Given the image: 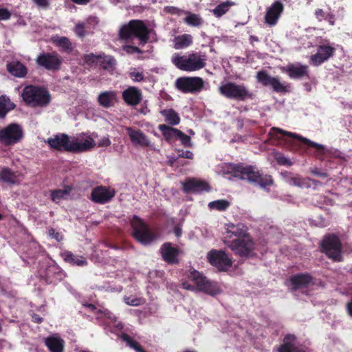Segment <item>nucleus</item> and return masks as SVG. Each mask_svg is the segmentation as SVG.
Here are the masks:
<instances>
[{"label": "nucleus", "instance_id": "e433bc0d", "mask_svg": "<svg viewBox=\"0 0 352 352\" xmlns=\"http://www.w3.org/2000/svg\"><path fill=\"white\" fill-rule=\"evenodd\" d=\"M160 113L165 121L170 125H177L180 122L178 113L173 109H164Z\"/></svg>", "mask_w": 352, "mask_h": 352}, {"label": "nucleus", "instance_id": "aec40b11", "mask_svg": "<svg viewBox=\"0 0 352 352\" xmlns=\"http://www.w3.org/2000/svg\"><path fill=\"white\" fill-rule=\"evenodd\" d=\"M114 189L106 186H97L94 188L91 193V200L98 204L109 202L114 196Z\"/></svg>", "mask_w": 352, "mask_h": 352}, {"label": "nucleus", "instance_id": "4d7b16f0", "mask_svg": "<svg viewBox=\"0 0 352 352\" xmlns=\"http://www.w3.org/2000/svg\"><path fill=\"white\" fill-rule=\"evenodd\" d=\"M48 234L52 238L56 239L57 241H60L63 239V236L60 233L56 232L54 229L50 228L48 230Z\"/></svg>", "mask_w": 352, "mask_h": 352}, {"label": "nucleus", "instance_id": "c03bdc74", "mask_svg": "<svg viewBox=\"0 0 352 352\" xmlns=\"http://www.w3.org/2000/svg\"><path fill=\"white\" fill-rule=\"evenodd\" d=\"M230 206V202L226 199H218L208 203V207L210 210L225 211Z\"/></svg>", "mask_w": 352, "mask_h": 352}, {"label": "nucleus", "instance_id": "f704fd0d", "mask_svg": "<svg viewBox=\"0 0 352 352\" xmlns=\"http://www.w3.org/2000/svg\"><path fill=\"white\" fill-rule=\"evenodd\" d=\"M192 43V37L190 34H184L177 36L173 39L174 48L181 50L190 46Z\"/></svg>", "mask_w": 352, "mask_h": 352}, {"label": "nucleus", "instance_id": "680f3d73", "mask_svg": "<svg viewBox=\"0 0 352 352\" xmlns=\"http://www.w3.org/2000/svg\"><path fill=\"white\" fill-rule=\"evenodd\" d=\"M311 173L315 175H317V176H319L321 177H324V178L328 177V175L327 173L321 172L317 168H312L311 170Z\"/></svg>", "mask_w": 352, "mask_h": 352}, {"label": "nucleus", "instance_id": "dca6fc26", "mask_svg": "<svg viewBox=\"0 0 352 352\" xmlns=\"http://www.w3.org/2000/svg\"><path fill=\"white\" fill-rule=\"evenodd\" d=\"M335 47L329 43L319 45L317 52L310 57V63L314 66H318L329 60L335 53Z\"/></svg>", "mask_w": 352, "mask_h": 352}, {"label": "nucleus", "instance_id": "c756f323", "mask_svg": "<svg viewBox=\"0 0 352 352\" xmlns=\"http://www.w3.org/2000/svg\"><path fill=\"white\" fill-rule=\"evenodd\" d=\"M278 352H303L302 349L296 346V337L288 334L283 340V344L278 348Z\"/></svg>", "mask_w": 352, "mask_h": 352}, {"label": "nucleus", "instance_id": "423d86ee", "mask_svg": "<svg viewBox=\"0 0 352 352\" xmlns=\"http://www.w3.org/2000/svg\"><path fill=\"white\" fill-rule=\"evenodd\" d=\"M133 237L141 244L146 245L155 239V235L142 219L134 215L131 221Z\"/></svg>", "mask_w": 352, "mask_h": 352}, {"label": "nucleus", "instance_id": "6ab92c4d", "mask_svg": "<svg viewBox=\"0 0 352 352\" xmlns=\"http://www.w3.org/2000/svg\"><path fill=\"white\" fill-rule=\"evenodd\" d=\"M276 132L279 133H281V134H283L284 135H287V136L292 137V138H296V139L299 140L300 141H301L304 144L308 145L309 146H311V147L315 148L316 149V151L320 154H324V153L325 147L322 144H320L316 143V142H315L314 141H311L309 139H307V138H306L305 137L299 135L297 133L286 131H284V130H283L281 129H279V128H277V127L272 128L271 131L270 132V134L272 135H274L275 133H276Z\"/></svg>", "mask_w": 352, "mask_h": 352}, {"label": "nucleus", "instance_id": "f257e3e1", "mask_svg": "<svg viewBox=\"0 0 352 352\" xmlns=\"http://www.w3.org/2000/svg\"><path fill=\"white\" fill-rule=\"evenodd\" d=\"M221 168V171L223 175H230L243 180H248L263 189H266L268 186L273 184L271 176L261 174L258 169L254 166L224 164Z\"/></svg>", "mask_w": 352, "mask_h": 352}, {"label": "nucleus", "instance_id": "0e129e2a", "mask_svg": "<svg viewBox=\"0 0 352 352\" xmlns=\"http://www.w3.org/2000/svg\"><path fill=\"white\" fill-rule=\"evenodd\" d=\"M104 314L106 317H107L108 318L111 319V320H113V322H116V316L111 314L109 311L108 310H104Z\"/></svg>", "mask_w": 352, "mask_h": 352}, {"label": "nucleus", "instance_id": "a878e982", "mask_svg": "<svg viewBox=\"0 0 352 352\" xmlns=\"http://www.w3.org/2000/svg\"><path fill=\"white\" fill-rule=\"evenodd\" d=\"M182 185L185 192H200L210 190V187L206 182L195 179H190L182 183Z\"/></svg>", "mask_w": 352, "mask_h": 352}, {"label": "nucleus", "instance_id": "a211bd4d", "mask_svg": "<svg viewBox=\"0 0 352 352\" xmlns=\"http://www.w3.org/2000/svg\"><path fill=\"white\" fill-rule=\"evenodd\" d=\"M283 9L284 6L281 0H276L266 10L265 24L270 27L274 26L283 13Z\"/></svg>", "mask_w": 352, "mask_h": 352}, {"label": "nucleus", "instance_id": "09e8293b", "mask_svg": "<svg viewBox=\"0 0 352 352\" xmlns=\"http://www.w3.org/2000/svg\"><path fill=\"white\" fill-rule=\"evenodd\" d=\"M274 158L280 165L290 166L293 164L291 160L281 153H276Z\"/></svg>", "mask_w": 352, "mask_h": 352}, {"label": "nucleus", "instance_id": "bb28decb", "mask_svg": "<svg viewBox=\"0 0 352 352\" xmlns=\"http://www.w3.org/2000/svg\"><path fill=\"white\" fill-rule=\"evenodd\" d=\"M160 252L163 259L168 263H176L178 262L177 256L179 251L173 246L170 243H165L160 248Z\"/></svg>", "mask_w": 352, "mask_h": 352}, {"label": "nucleus", "instance_id": "de8ad7c7", "mask_svg": "<svg viewBox=\"0 0 352 352\" xmlns=\"http://www.w3.org/2000/svg\"><path fill=\"white\" fill-rule=\"evenodd\" d=\"M90 31L88 26V22H81L76 24L74 32L80 38L85 36Z\"/></svg>", "mask_w": 352, "mask_h": 352}, {"label": "nucleus", "instance_id": "2eb2a0df", "mask_svg": "<svg viewBox=\"0 0 352 352\" xmlns=\"http://www.w3.org/2000/svg\"><path fill=\"white\" fill-rule=\"evenodd\" d=\"M37 65L47 70L56 71L59 69L62 63L61 57L56 52L41 53L36 58Z\"/></svg>", "mask_w": 352, "mask_h": 352}, {"label": "nucleus", "instance_id": "3c124183", "mask_svg": "<svg viewBox=\"0 0 352 352\" xmlns=\"http://www.w3.org/2000/svg\"><path fill=\"white\" fill-rule=\"evenodd\" d=\"M176 139L179 140L182 144L186 147H191L192 146L190 138L181 131H179V133L177 135Z\"/></svg>", "mask_w": 352, "mask_h": 352}, {"label": "nucleus", "instance_id": "338daca9", "mask_svg": "<svg viewBox=\"0 0 352 352\" xmlns=\"http://www.w3.org/2000/svg\"><path fill=\"white\" fill-rule=\"evenodd\" d=\"M32 320L36 323H40L42 322L43 318L37 314H34L32 316Z\"/></svg>", "mask_w": 352, "mask_h": 352}, {"label": "nucleus", "instance_id": "cd10ccee", "mask_svg": "<svg viewBox=\"0 0 352 352\" xmlns=\"http://www.w3.org/2000/svg\"><path fill=\"white\" fill-rule=\"evenodd\" d=\"M44 342L50 352H64L65 342L58 334L50 335Z\"/></svg>", "mask_w": 352, "mask_h": 352}, {"label": "nucleus", "instance_id": "4c0bfd02", "mask_svg": "<svg viewBox=\"0 0 352 352\" xmlns=\"http://www.w3.org/2000/svg\"><path fill=\"white\" fill-rule=\"evenodd\" d=\"M15 104L6 96L0 97V118H4L8 111L14 109Z\"/></svg>", "mask_w": 352, "mask_h": 352}, {"label": "nucleus", "instance_id": "0eeeda50", "mask_svg": "<svg viewBox=\"0 0 352 352\" xmlns=\"http://www.w3.org/2000/svg\"><path fill=\"white\" fill-rule=\"evenodd\" d=\"M22 127L16 123H11L0 128V144L5 146L14 145L23 138Z\"/></svg>", "mask_w": 352, "mask_h": 352}, {"label": "nucleus", "instance_id": "e2e57ef3", "mask_svg": "<svg viewBox=\"0 0 352 352\" xmlns=\"http://www.w3.org/2000/svg\"><path fill=\"white\" fill-rule=\"evenodd\" d=\"M324 20H327L331 25H334L335 24L334 14H332L331 12H329L327 14Z\"/></svg>", "mask_w": 352, "mask_h": 352}, {"label": "nucleus", "instance_id": "052dcab7", "mask_svg": "<svg viewBox=\"0 0 352 352\" xmlns=\"http://www.w3.org/2000/svg\"><path fill=\"white\" fill-rule=\"evenodd\" d=\"M327 14L322 9H316L315 11V16L319 21L324 20Z\"/></svg>", "mask_w": 352, "mask_h": 352}, {"label": "nucleus", "instance_id": "39448f33", "mask_svg": "<svg viewBox=\"0 0 352 352\" xmlns=\"http://www.w3.org/2000/svg\"><path fill=\"white\" fill-rule=\"evenodd\" d=\"M23 100L32 107H44L51 100L49 91L42 87L28 85L26 86L21 94Z\"/></svg>", "mask_w": 352, "mask_h": 352}, {"label": "nucleus", "instance_id": "ddd939ff", "mask_svg": "<svg viewBox=\"0 0 352 352\" xmlns=\"http://www.w3.org/2000/svg\"><path fill=\"white\" fill-rule=\"evenodd\" d=\"M207 258L209 263L219 271H227L232 265L231 258L222 250H210L207 254Z\"/></svg>", "mask_w": 352, "mask_h": 352}, {"label": "nucleus", "instance_id": "473e14b6", "mask_svg": "<svg viewBox=\"0 0 352 352\" xmlns=\"http://www.w3.org/2000/svg\"><path fill=\"white\" fill-rule=\"evenodd\" d=\"M46 280L50 283H56L64 276V273L56 266H50L46 270Z\"/></svg>", "mask_w": 352, "mask_h": 352}, {"label": "nucleus", "instance_id": "bf43d9fd", "mask_svg": "<svg viewBox=\"0 0 352 352\" xmlns=\"http://www.w3.org/2000/svg\"><path fill=\"white\" fill-rule=\"evenodd\" d=\"M50 0H33L34 3L39 8H47Z\"/></svg>", "mask_w": 352, "mask_h": 352}, {"label": "nucleus", "instance_id": "c85d7f7f", "mask_svg": "<svg viewBox=\"0 0 352 352\" xmlns=\"http://www.w3.org/2000/svg\"><path fill=\"white\" fill-rule=\"evenodd\" d=\"M6 69L12 76L16 78H24L28 74L27 67L18 60L8 63Z\"/></svg>", "mask_w": 352, "mask_h": 352}, {"label": "nucleus", "instance_id": "69168bd1", "mask_svg": "<svg viewBox=\"0 0 352 352\" xmlns=\"http://www.w3.org/2000/svg\"><path fill=\"white\" fill-rule=\"evenodd\" d=\"M174 233L175 234V236L177 237H179L181 236L182 235V230L180 227L179 226H176L175 228H174Z\"/></svg>", "mask_w": 352, "mask_h": 352}, {"label": "nucleus", "instance_id": "7ed1b4c3", "mask_svg": "<svg viewBox=\"0 0 352 352\" xmlns=\"http://www.w3.org/2000/svg\"><path fill=\"white\" fill-rule=\"evenodd\" d=\"M119 36L124 40L138 38L140 44L144 45L149 38V30L142 21L131 20L120 28Z\"/></svg>", "mask_w": 352, "mask_h": 352}, {"label": "nucleus", "instance_id": "4be33fe9", "mask_svg": "<svg viewBox=\"0 0 352 352\" xmlns=\"http://www.w3.org/2000/svg\"><path fill=\"white\" fill-rule=\"evenodd\" d=\"M126 131L135 146H150L151 142L147 136L140 129L133 127H126Z\"/></svg>", "mask_w": 352, "mask_h": 352}, {"label": "nucleus", "instance_id": "49530a36", "mask_svg": "<svg viewBox=\"0 0 352 352\" xmlns=\"http://www.w3.org/2000/svg\"><path fill=\"white\" fill-rule=\"evenodd\" d=\"M121 340L124 342L128 346H129L131 349H133L136 352H145L143 349L141 347V346L133 340L129 335L126 333H122L120 336Z\"/></svg>", "mask_w": 352, "mask_h": 352}, {"label": "nucleus", "instance_id": "8fccbe9b", "mask_svg": "<svg viewBox=\"0 0 352 352\" xmlns=\"http://www.w3.org/2000/svg\"><path fill=\"white\" fill-rule=\"evenodd\" d=\"M102 57V54H94L93 53L87 54L84 55L83 60L88 65H93L97 63L99 58Z\"/></svg>", "mask_w": 352, "mask_h": 352}, {"label": "nucleus", "instance_id": "9b49d317", "mask_svg": "<svg viewBox=\"0 0 352 352\" xmlns=\"http://www.w3.org/2000/svg\"><path fill=\"white\" fill-rule=\"evenodd\" d=\"M322 249L327 256L334 261H342V248L336 235L327 236L322 242Z\"/></svg>", "mask_w": 352, "mask_h": 352}, {"label": "nucleus", "instance_id": "c9c22d12", "mask_svg": "<svg viewBox=\"0 0 352 352\" xmlns=\"http://www.w3.org/2000/svg\"><path fill=\"white\" fill-rule=\"evenodd\" d=\"M227 232L230 234V236H235L239 237H245L246 236L247 228L241 223L233 224L230 223L227 225Z\"/></svg>", "mask_w": 352, "mask_h": 352}, {"label": "nucleus", "instance_id": "f3484780", "mask_svg": "<svg viewBox=\"0 0 352 352\" xmlns=\"http://www.w3.org/2000/svg\"><path fill=\"white\" fill-rule=\"evenodd\" d=\"M46 142L52 149L62 151L71 152L73 147L70 145V136L65 133H58L47 139Z\"/></svg>", "mask_w": 352, "mask_h": 352}, {"label": "nucleus", "instance_id": "b1692460", "mask_svg": "<svg viewBox=\"0 0 352 352\" xmlns=\"http://www.w3.org/2000/svg\"><path fill=\"white\" fill-rule=\"evenodd\" d=\"M124 101L129 105L136 106L142 99L141 91L135 87H129L122 91Z\"/></svg>", "mask_w": 352, "mask_h": 352}, {"label": "nucleus", "instance_id": "412c9836", "mask_svg": "<svg viewBox=\"0 0 352 352\" xmlns=\"http://www.w3.org/2000/svg\"><path fill=\"white\" fill-rule=\"evenodd\" d=\"M290 283L293 292L302 290L305 293L304 289L309 286L313 281L312 277L308 274H298L290 278Z\"/></svg>", "mask_w": 352, "mask_h": 352}, {"label": "nucleus", "instance_id": "f8f14e48", "mask_svg": "<svg viewBox=\"0 0 352 352\" xmlns=\"http://www.w3.org/2000/svg\"><path fill=\"white\" fill-rule=\"evenodd\" d=\"M190 278L196 285L198 290L207 294L215 296L221 292L217 283L208 280L205 276L196 270H194L190 273Z\"/></svg>", "mask_w": 352, "mask_h": 352}, {"label": "nucleus", "instance_id": "58836bf2", "mask_svg": "<svg viewBox=\"0 0 352 352\" xmlns=\"http://www.w3.org/2000/svg\"><path fill=\"white\" fill-rule=\"evenodd\" d=\"M159 130L162 132L163 136L167 141H170L177 138V135L179 133V130L173 128L166 124H160L158 126Z\"/></svg>", "mask_w": 352, "mask_h": 352}, {"label": "nucleus", "instance_id": "774afa93", "mask_svg": "<svg viewBox=\"0 0 352 352\" xmlns=\"http://www.w3.org/2000/svg\"><path fill=\"white\" fill-rule=\"evenodd\" d=\"M347 311L349 314L352 316V299L347 304Z\"/></svg>", "mask_w": 352, "mask_h": 352}, {"label": "nucleus", "instance_id": "393cba45", "mask_svg": "<svg viewBox=\"0 0 352 352\" xmlns=\"http://www.w3.org/2000/svg\"><path fill=\"white\" fill-rule=\"evenodd\" d=\"M292 79L308 77V67L300 63L289 64L283 70Z\"/></svg>", "mask_w": 352, "mask_h": 352}, {"label": "nucleus", "instance_id": "7c9ffc66", "mask_svg": "<svg viewBox=\"0 0 352 352\" xmlns=\"http://www.w3.org/2000/svg\"><path fill=\"white\" fill-rule=\"evenodd\" d=\"M63 260L72 265L76 266H85L87 265V261L82 256H79L73 254L69 251H65L61 254Z\"/></svg>", "mask_w": 352, "mask_h": 352}, {"label": "nucleus", "instance_id": "13d9d810", "mask_svg": "<svg viewBox=\"0 0 352 352\" xmlns=\"http://www.w3.org/2000/svg\"><path fill=\"white\" fill-rule=\"evenodd\" d=\"M111 144V140L109 138V136H104L101 138L98 142V147H107Z\"/></svg>", "mask_w": 352, "mask_h": 352}, {"label": "nucleus", "instance_id": "a19ab883", "mask_svg": "<svg viewBox=\"0 0 352 352\" xmlns=\"http://www.w3.org/2000/svg\"><path fill=\"white\" fill-rule=\"evenodd\" d=\"M234 3L231 1H226L225 2H222L217 5L213 10H211V12L216 16V17H221L223 14H225L230 8L234 6Z\"/></svg>", "mask_w": 352, "mask_h": 352}, {"label": "nucleus", "instance_id": "5701e85b", "mask_svg": "<svg viewBox=\"0 0 352 352\" xmlns=\"http://www.w3.org/2000/svg\"><path fill=\"white\" fill-rule=\"evenodd\" d=\"M282 175L288 184L301 188H309L311 186V184H309L310 181H312L314 184H317L316 180H311L309 178H303L298 175H293L291 173L285 172L282 173Z\"/></svg>", "mask_w": 352, "mask_h": 352}, {"label": "nucleus", "instance_id": "864d4df0", "mask_svg": "<svg viewBox=\"0 0 352 352\" xmlns=\"http://www.w3.org/2000/svg\"><path fill=\"white\" fill-rule=\"evenodd\" d=\"M122 50L125 52L126 54H139L141 53L142 51L135 46L125 45L122 46Z\"/></svg>", "mask_w": 352, "mask_h": 352}, {"label": "nucleus", "instance_id": "1a4fd4ad", "mask_svg": "<svg viewBox=\"0 0 352 352\" xmlns=\"http://www.w3.org/2000/svg\"><path fill=\"white\" fill-rule=\"evenodd\" d=\"M256 81L262 86L271 88L276 93H285L289 91V85L285 82H281L278 76H272L265 70L256 73Z\"/></svg>", "mask_w": 352, "mask_h": 352}, {"label": "nucleus", "instance_id": "6e6552de", "mask_svg": "<svg viewBox=\"0 0 352 352\" xmlns=\"http://www.w3.org/2000/svg\"><path fill=\"white\" fill-rule=\"evenodd\" d=\"M97 137V134L93 133H81L74 136H70V145L72 153H82L90 151L96 146L94 138Z\"/></svg>", "mask_w": 352, "mask_h": 352}, {"label": "nucleus", "instance_id": "2f4dec72", "mask_svg": "<svg viewBox=\"0 0 352 352\" xmlns=\"http://www.w3.org/2000/svg\"><path fill=\"white\" fill-rule=\"evenodd\" d=\"M0 181L10 184H16L19 181L17 173L10 168L2 167L0 169Z\"/></svg>", "mask_w": 352, "mask_h": 352}, {"label": "nucleus", "instance_id": "603ef678", "mask_svg": "<svg viewBox=\"0 0 352 352\" xmlns=\"http://www.w3.org/2000/svg\"><path fill=\"white\" fill-rule=\"evenodd\" d=\"M124 300L126 305L131 306H138L140 305L142 302V300L140 298H134L131 296L124 297Z\"/></svg>", "mask_w": 352, "mask_h": 352}, {"label": "nucleus", "instance_id": "6e6d98bb", "mask_svg": "<svg viewBox=\"0 0 352 352\" xmlns=\"http://www.w3.org/2000/svg\"><path fill=\"white\" fill-rule=\"evenodd\" d=\"M11 12L4 8H0V21H7L10 19Z\"/></svg>", "mask_w": 352, "mask_h": 352}, {"label": "nucleus", "instance_id": "9d476101", "mask_svg": "<svg viewBox=\"0 0 352 352\" xmlns=\"http://www.w3.org/2000/svg\"><path fill=\"white\" fill-rule=\"evenodd\" d=\"M205 84L201 77H180L175 81V87L182 93L196 94L204 89Z\"/></svg>", "mask_w": 352, "mask_h": 352}, {"label": "nucleus", "instance_id": "f03ea898", "mask_svg": "<svg viewBox=\"0 0 352 352\" xmlns=\"http://www.w3.org/2000/svg\"><path fill=\"white\" fill-rule=\"evenodd\" d=\"M206 56L195 52L180 56L175 54L172 56V63L179 69L185 72H195L206 66Z\"/></svg>", "mask_w": 352, "mask_h": 352}, {"label": "nucleus", "instance_id": "4468645a", "mask_svg": "<svg viewBox=\"0 0 352 352\" xmlns=\"http://www.w3.org/2000/svg\"><path fill=\"white\" fill-rule=\"evenodd\" d=\"M227 245L241 256H250L254 250V243L249 236L233 240Z\"/></svg>", "mask_w": 352, "mask_h": 352}, {"label": "nucleus", "instance_id": "5fc2aeb1", "mask_svg": "<svg viewBox=\"0 0 352 352\" xmlns=\"http://www.w3.org/2000/svg\"><path fill=\"white\" fill-rule=\"evenodd\" d=\"M177 156L178 157H183L186 159H192L194 157V154L189 150L184 151L183 149L177 150Z\"/></svg>", "mask_w": 352, "mask_h": 352}, {"label": "nucleus", "instance_id": "79ce46f5", "mask_svg": "<svg viewBox=\"0 0 352 352\" xmlns=\"http://www.w3.org/2000/svg\"><path fill=\"white\" fill-rule=\"evenodd\" d=\"M52 41L65 52H69L72 50V44L69 38L65 36H53Z\"/></svg>", "mask_w": 352, "mask_h": 352}, {"label": "nucleus", "instance_id": "72a5a7b5", "mask_svg": "<svg viewBox=\"0 0 352 352\" xmlns=\"http://www.w3.org/2000/svg\"><path fill=\"white\" fill-rule=\"evenodd\" d=\"M116 93L112 91H106L100 93L98 97V102L100 106L109 108L113 104Z\"/></svg>", "mask_w": 352, "mask_h": 352}, {"label": "nucleus", "instance_id": "a18cd8bd", "mask_svg": "<svg viewBox=\"0 0 352 352\" xmlns=\"http://www.w3.org/2000/svg\"><path fill=\"white\" fill-rule=\"evenodd\" d=\"M186 16L184 19V21L190 26L199 27L201 26L204 21L202 18L197 14H192L190 12H186Z\"/></svg>", "mask_w": 352, "mask_h": 352}, {"label": "nucleus", "instance_id": "20e7f679", "mask_svg": "<svg viewBox=\"0 0 352 352\" xmlns=\"http://www.w3.org/2000/svg\"><path fill=\"white\" fill-rule=\"evenodd\" d=\"M220 94L226 98L236 101H245L253 99L254 95L243 83L227 82L219 87Z\"/></svg>", "mask_w": 352, "mask_h": 352}, {"label": "nucleus", "instance_id": "37998d69", "mask_svg": "<svg viewBox=\"0 0 352 352\" xmlns=\"http://www.w3.org/2000/svg\"><path fill=\"white\" fill-rule=\"evenodd\" d=\"M72 188L69 186L65 187L64 189H58L52 190L51 192L52 200L54 202L58 203L62 199H66L69 196Z\"/></svg>", "mask_w": 352, "mask_h": 352}, {"label": "nucleus", "instance_id": "ea45409f", "mask_svg": "<svg viewBox=\"0 0 352 352\" xmlns=\"http://www.w3.org/2000/svg\"><path fill=\"white\" fill-rule=\"evenodd\" d=\"M128 76L133 82H144L146 80L144 69L142 67H131L128 72Z\"/></svg>", "mask_w": 352, "mask_h": 352}]
</instances>
